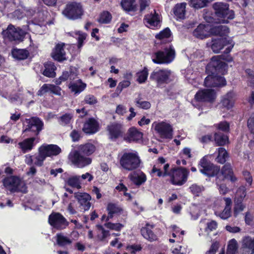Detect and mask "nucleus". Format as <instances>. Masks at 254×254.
I'll return each mask as SVG.
<instances>
[{"label":"nucleus","instance_id":"f257e3e1","mask_svg":"<svg viewBox=\"0 0 254 254\" xmlns=\"http://www.w3.org/2000/svg\"><path fill=\"white\" fill-rule=\"evenodd\" d=\"M78 75L77 68L70 66L69 71H64L61 76L56 81L57 85H60L62 82L69 80L67 86L71 93L77 95L83 92L86 88L87 84L82 79H78L74 80Z\"/></svg>","mask_w":254,"mask_h":254},{"label":"nucleus","instance_id":"f03ea898","mask_svg":"<svg viewBox=\"0 0 254 254\" xmlns=\"http://www.w3.org/2000/svg\"><path fill=\"white\" fill-rule=\"evenodd\" d=\"M215 15L219 23H228L235 18V12L229 8V4L226 2H216L212 5Z\"/></svg>","mask_w":254,"mask_h":254},{"label":"nucleus","instance_id":"7ed1b4c3","mask_svg":"<svg viewBox=\"0 0 254 254\" xmlns=\"http://www.w3.org/2000/svg\"><path fill=\"white\" fill-rule=\"evenodd\" d=\"M162 49L152 55V62L159 64H170L175 59L176 55L173 46L168 43Z\"/></svg>","mask_w":254,"mask_h":254},{"label":"nucleus","instance_id":"20e7f679","mask_svg":"<svg viewBox=\"0 0 254 254\" xmlns=\"http://www.w3.org/2000/svg\"><path fill=\"white\" fill-rule=\"evenodd\" d=\"M25 124L23 125L22 133L24 136H34L38 137L40 132L44 128L43 122L37 117H32L25 119Z\"/></svg>","mask_w":254,"mask_h":254},{"label":"nucleus","instance_id":"39448f33","mask_svg":"<svg viewBox=\"0 0 254 254\" xmlns=\"http://www.w3.org/2000/svg\"><path fill=\"white\" fill-rule=\"evenodd\" d=\"M190 170L184 167L175 166L171 168L169 182L176 186H182L188 181Z\"/></svg>","mask_w":254,"mask_h":254},{"label":"nucleus","instance_id":"423d86ee","mask_svg":"<svg viewBox=\"0 0 254 254\" xmlns=\"http://www.w3.org/2000/svg\"><path fill=\"white\" fill-rule=\"evenodd\" d=\"M62 152L61 148L56 144L44 143L38 148L37 162L44 165V162L47 157L55 156Z\"/></svg>","mask_w":254,"mask_h":254},{"label":"nucleus","instance_id":"0eeeda50","mask_svg":"<svg viewBox=\"0 0 254 254\" xmlns=\"http://www.w3.org/2000/svg\"><path fill=\"white\" fill-rule=\"evenodd\" d=\"M140 162L138 155L130 152L124 153L119 160L121 166L128 171H132L137 169L140 166Z\"/></svg>","mask_w":254,"mask_h":254},{"label":"nucleus","instance_id":"6e6552de","mask_svg":"<svg viewBox=\"0 0 254 254\" xmlns=\"http://www.w3.org/2000/svg\"><path fill=\"white\" fill-rule=\"evenodd\" d=\"M198 167L202 174L209 178L217 176L220 171V166L211 162L206 156L199 160Z\"/></svg>","mask_w":254,"mask_h":254},{"label":"nucleus","instance_id":"1a4fd4ad","mask_svg":"<svg viewBox=\"0 0 254 254\" xmlns=\"http://www.w3.org/2000/svg\"><path fill=\"white\" fill-rule=\"evenodd\" d=\"M171 75V71L169 69H155L151 73L150 79L156 82L157 86L159 87L172 81L170 78Z\"/></svg>","mask_w":254,"mask_h":254},{"label":"nucleus","instance_id":"9d476101","mask_svg":"<svg viewBox=\"0 0 254 254\" xmlns=\"http://www.w3.org/2000/svg\"><path fill=\"white\" fill-rule=\"evenodd\" d=\"M62 13L68 19L76 20L81 17L83 14V10L80 3L71 1L66 4Z\"/></svg>","mask_w":254,"mask_h":254},{"label":"nucleus","instance_id":"9b49d317","mask_svg":"<svg viewBox=\"0 0 254 254\" xmlns=\"http://www.w3.org/2000/svg\"><path fill=\"white\" fill-rule=\"evenodd\" d=\"M228 64L219 59V57H212L206 69L210 70L212 74L225 75L227 73Z\"/></svg>","mask_w":254,"mask_h":254},{"label":"nucleus","instance_id":"f8f14e48","mask_svg":"<svg viewBox=\"0 0 254 254\" xmlns=\"http://www.w3.org/2000/svg\"><path fill=\"white\" fill-rule=\"evenodd\" d=\"M4 39L9 41H21L24 38L25 33L20 28H15L13 25L10 24L7 29L2 32Z\"/></svg>","mask_w":254,"mask_h":254},{"label":"nucleus","instance_id":"ddd939ff","mask_svg":"<svg viewBox=\"0 0 254 254\" xmlns=\"http://www.w3.org/2000/svg\"><path fill=\"white\" fill-rule=\"evenodd\" d=\"M216 92L212 89H201L194 95L196 101L202 103H213L216 99Z\"/></svg>","mask_w":254,"mask_h":254},{"label":"nucleus","instance_id":"4468645a","mask_svg":"<svg viewBox=\"0 0 254 254\" xmlns=\"http://www.w3.org/2000/svg\"><path fill=\"white\" fill-rule=\"evenodd\" d=\"M50 225L57 230H61L69 225V222L65 217L59 212H53L48 218Z\"/></svg>","mask_w":254,"mask_h":254},{"label":"nucleus","instance_id":"2eb2a0df","mask_svg":"<svg viewBox=\"0 0 254 254\" xmlns=\"http://www.w3.org/2000/svg\"><path fill=\"white\" fill-rule=\"evenodd\" d=\"M109 138L112 141H116L120 137L124 136V126L118 122H113L106 127Z\"/></svg>","mask_w":254,"mask_h":254},{"label":"nucleus","instance_id":"dca6fc26","mask_svg":"<svg viewBox=\"0 0 254 254\" xmlns=\"http://www.w3.org/2000/svg\"><path fill=\"white\" fill-rule=\"evenodd\" d=\"M154 129L158 133L160 137L163 139H172L173 135V128L169 123L165 122L160 123L154 122Z\"/></svg>","mask_w":254,"mask_h":254},{"label":"nucleus","instance_id":"f3484780","mask_svg":"<svg viewBox=\"0 0 254 254\" xmlns=\"http://www.w3.org/2000/svg\"><path fill=\"white\" fill-rule=\"evenodd\" d=\"M84 156L79 151L74 150L69 154V159L73 165L82 168L89 165L92 162V159L90 158Z\"/></svg>","mask_w":254,"mask_h":254},{"label":"nucleus","instance_id":"a211bd4d","mask_svg":"<svg viewBox=\"0 0 254 254\" xmlns=\"http://www.w3.org/2000/svg\"><path fill=\"white\" fill-rule=\"evenodd\" d=\"M217 74H212L207 76L204 79V85L209 87H223L226 85L225 78Z\"/></svg>","mask_w":254,"mask_h":254},{"label":"nucleus","instance_id":"6ab92c4d","mask_svg":"<svg viewBox=\"0 0 254 254\" xmlns=\"http://www.w3.org/2000/svg\"><path fill=\"white\" fill-rule=\"evenodd\" d=\"M39 142V138L34 136L27 137L18 143L17 147L21 152L25 154L32 151Z\"/></svg>","mask_w":254,"mask_h":254},{"label":"nucleus","instance_id":"aec40b11","mask_svg":"<svg viewBox=\"0 0 254 254\" xmlns=\"http://www.w3.org/2000/svg\"><path fill=\"white\" fill-rule=\"evenodd\" d=\"M100 129L99 122L94 118H88L83 124L82 131L86 134L91 135L96 133Z\"/></svg>","mask_w":254,"mask_h":254},{"label":"nucleus","instance_id":"412c9836","mask_svg":"<svg viewBox=\"0 0 254 254\" xmlns=\"http://www.w3.org/2000/svg\"><path fill=\"white\" fill-rule=\"evenodd\" d=\"M143 133L139 131L136 127H132L128 128L127 133L124 134V140L127 142H139L142 141Z\"/></svg>","mask_w":254,"mask_h":254},{"label":"nucleus","instance_id":"4be33fe9","mask_svg":"<svg viewBox=\"0 0 254 254\" xmlns=\"http://www.w3.org/2000/svg\"><path fill=\"white\" fill-rule=\"evenodd\" d=\"M3 183L5 187H10L9 191L11 192H19L21 190L19 189V186L21 184V180L18 177L12 176L10 177L6 178L3 179ZM24 193H26L27 190L22 191Z\"/></svg>","mask_w":254,"mask_h":254},{"label":"nucleus","instance_id":"5701e85b","mask_svg":"<svg viewBox=\"0 0 254 254\" xmlns=\"http://www.w3.org/2000/svg\"><path fill=\"white\" fill-rule=\"evenodd\" d=\"M238 253L239 254H254V238L244 237Z\"/></svg>","mask_w":254,"mask_h":254},{"label":"nucleus","instance_id":"b1692460","mask_svg":"<svg viewBox=\"0 0 254 254\" xmlns=\"http://www.w3.org/2000/svg\"><path fill=\"white\" fill-rule=\"evenodd\" d=\"M75 198L77 200L79 204V208L84 211L88 210L91 207L90 202L91 197L87 193L77 192L74 194Z\"/></svg>","mask_w":254,"mask_h":254},{"label":"nucleus","instance_id":"393cba45","mask_svg":"<svg viewBox=\"0 0 254 254\" xmlns=\"http://www.w3.org/2000/svg\"><path fill=\"white\" fill-rule=\"evenodd\" d=\"M153 13H151L145 15L143 18V22L146 25L152 29H157L159 26L160 20L158 13L156 12V10L154 9Z\"/></svg>","mask_w":254,"mask_h":254},{"label":"nucleus","instance_id":"a878e982","mask_svg":"<svg viewBox=\"0 0 254 254\" xmlns=\"http://www.w3.org/2000/svg\"><path fill=\"white\" fill-rule=\"evenodd\" d=\"M64 43H58L56 45L51 53V57L55 60L59 62H62L66 60V54L64 49Z\"/></svg>","mask_w":254,"mask_h":254},{"label":"nucleus","instance_id":"bb28decb","mask_svg":"<svg viewBox=\"0 0 254 254\" xmlns=\"http://www.w3.org/2000/svg\"><path fill=\"white\" fill-rule=\"evenodd\" d=\"M220 172L224 179L228 180L232 183L237 181L238 179L235 176L233 168L230 163H227L222 167Z\"/></svg>","mask_w":254,"mask_h":254},{"label":"nucleus","instance_id":"cd10ccee","mask_svg":"<svg viewBox=\"0 0 254 254\" xmlns=\"http://www.w3.org/2000/svg\"><path fill=\"white\" fill-rule=\"evenodd\" d=\"M154 228V225H151L147 223L140 230L141 235L149 242L156 241L158 240L157 236L152 230Z\"/></svg>","mask_w":254,"mask_h":254},{"label":"nucleus","instance_id":"c85d7f7f","mask_svg":"<svg viewBox=\"0 0 254 254\" xmlns=\"http://www.w3.org/2000/svg\"><path fill=\"white\" fill-rule=\"evenodd\" d=\"M231 43L226 38L212 39L211 43V48L215 53H218L226 46L230 45Z\"/></svg>","mask_w":254,"mask_h":254},{"label":"nucleus","instance_id":"c756f323","mask_svg":"<svg viewBox=\"0 0 254 254\" xmlns=\"http://www.w3.org/2000/svg\"><path fill=\"white\" fill-rule=\"evenodd\" d=\"M213 140L215 146H224L229 143V137L228 133L221 131H214Z\"/></svg>","mask_w":254,"mask_h":254},{"label":"nucleus","instance_id":"7c9ffc66","mask_svg":"<svg viewBox=\"0 0 254 254\" xmlns=\"http://www.w3.org/2000/svg\"><path fill=\"white\" fill-rule=\"evenodd\" d=\"M106 210L108 212V216L106 221L112 219L115 215H119L123 211V208L118 204L113 202L108 203Z\"/></svg>","mask_w":254,"mask_h":254},{"label":"nucleus","instance_id":"2f4dec72","mask_svg":"<svg viewBox=\"0 0 254 254\" xmlns=\"http://www.w3.org/2000/svg\"><path fill=\"white\" fill-rule=\"evenodd\" d=\"M208 29V26L206 25L200 24L193 31V35L200 39H205L210 35L209 30Z\"/></svg>","mask_w":254,"mask_h":254},{"label":"nucleus","instance_id":"473e14b6","mask_svg":"<svg viewBox=\"0 0 254 254\" xmlns=\"http://www.w3.org/2000/svg\"><path fill=\"white\" fill-rule=\"evenodd\" d=\"M44 69L42 73L45 76L49 78H54L56 75V70L57 67L54 63L52 62H47L44 64Z\"/></svg>","mask_w":254,"mask_h":254},{"label":"nucleus","instance_id":"72a5a7b5","mask_svg":"<svg viewBox=\"0 0 254 254\" xmlns=\"http://www.w3.org/2000/svg\"><path fill=\"white\" fill-rule=\"evenodd\" d=\"M186 5V2H182L176 4L174 7L173 12L177 20L185 19Z\"/></svg>","mask_w":254,"mask_h":254},{"label":"nucleus","instance_id":"f704fd0d","mask_svg":"<svg viewBox=\"0 0 254 254\" xmlns=\"http://www.w3.org/2000/svg\"><path fill=\"white\" fill-rule=\"evenodd\" d=\"M170 168V164L166 163L163 166L164 171L162 172L160 169V166H156L154 165L152 170L151 173L154 174L157 173V176L158 177H165L166 176H170L171 173V169L169 171Z\"/></svg>","mask_w":254,"mask_h":254},{"label":"nucleus","instance_id":"c9c22d12","mask_svg":"<svg viewBox=\"0 0 254 254\" xmlns=\"http://www.w3.org/2000/svg\"><path fill=\"white\" fill-rule=\"evenodd\" d=\"M229 32V29L226 26L218 25L212 26L209 29L210 34L222 37Z\"/></svg>","mask_w":254,"mask_h":254},{"label":"nucleus","instance_id":"e433bc0d","mask_svg":"<svg viewBox=\"0 0 254 254\" xmlns=\"http://www.w3.org/2000/svg\"><path fill=\"white\" fill-rule=\"evenodd\" d=\"M217 155L215 159L216 162L225 164L227 159L229 158V154L227 150L223 147H220L217 149Z\"/></svg>","mask_w":254,"mask_h":254},{"label":"nucleus","instance_id":"4c0bfd02","mask_svg":"<svg viewBox=\"0 0 254 254\" xmlns=\"http://www.w3.org/2000/svg\"><path fill=\"white\" fill-rule=\"evenodd\" d=\"M96 147L94 145L90 143H86L79 145L77 151L81 153L84 156H90L95 151Z\"/></svg>","mask_w":254,"mask_h":254},{"label":"nucleus","instance_id":"58836bf2","mask_svg":"<svg viewBox=\"0 0 254 254\" xmlns=\"http://www.w3.org/2000/svg\"><path fill=\"white\" fill-rule=\"evenodd\" d=\"M212 128L215 129L214 131H221L226 133H229L230 131V124L226 121H221L218 123L214 124Z\"/></svg>","mask_w":254,"mask_h":254},{"label":"nucleus","instance_id":"ea45409f","mask_svg":"<svg viewBox=\"0 0 254 254\" xmlns=\"http://www.w3.org/2000/svg\"><path fill=\"white\" fill-rule=\"evenodd\" d=\"M221 104L223 107L227 110L231 109L234 104V101L232 92H228L221 100Z\"/></svg>","mask_w":254,"mask_h":254},{"label":"nucleus","instance_id":"a19ab883","mask_svg":"<svg viewBox=\"0 0 254 254\" xmlns=\"http://www.w3.org/2000/svg\"><path fill=\"white\" fill-rule=\"evenodd\" d=\"M13 57L18 60H24L28 58L29 53L26 49H14L12 51Z\"/></svg>","mask_w":254,"mask_h":254},{"label":"nucleus","instance_id":"79ce46f5","mask_svg":"<svg viewBox=\"0 0 254 254\" xmlns=\"http://www.w3.org/2000/svg\"><path fill=\"white\" fill-rule=\"evenodd\" d=\"M121 4L122 8L127 11L134 12L137 10L135 0H122Z\"/></svg>","mask_w":254,"mask_h":254},{"label":"nucleus","instance_id":"37998d69","mask_svg":"<svg viewBox=\"0 0 254 254\" xmlns=\"http://www.w3.org/2000/svg\"><path fill=\"white\" fill-rule=\"evenodd\" d=\"M130 180L136 186H140L145 183L147 180V177L143 172H141L140 174L137 176H130Z\"/></svg>","mask_w":254,"mask_h":254},{"label":"nucleus","instance_id":"c03bdc74","mask_svg":"<svg viewBox=\"0 0 254 254\" xmlns=\"http://www.w3.org/2000/svg\"><path fill=\"white\" fill-rule=\"evenodd\" d=\"M112 16L111 13L107 10L102 11L99 15L97 21L100 24H109L111 22Z\"/></svg>","mask_w":254,"mask_h":254},{"label":"nucleus","instance_id":"a18cd8bd","mask_svg":"<svg viewBox=\"0 0 254 254\" xmlns=\"http://www.w3.org/2000/svg\"><path fill=\"white\" fill-rule=\"evenodd\" d=\"M137 82L139 84H142L146 82L148 76V69L146 66L136 73Z\"/></svg>","mask_w":254,"mask_h":254},{"label":"nucleus","instance_id":"49530a36","mask_svg":"<svg viewBox=\"0 0 254 254\" xmlns=\"http://www.w3.org/2000/svg\"><path fill=\"white\" fill-rule=\"evenodd\" d=\"M234 47V44H231L228 46L224 52V54H222L219 56H216V57H219V59L221 61H225L228 63H230L233 61V57L229 55V53L231 51L232 49Z\"/></svg>","mask_w":254,"mask_h":254},{"label":"nucleus","instance_id":"de8ad7c7","mask_svg":"<svg viewBox=\"0 0 254 254\" xmlns=\"http://www.w3.org/2000/svg\"><path fill=\"white\" fill-rule=\"evenodd\" d=\"M73 118L72 113H65L58 118L59 124L62 126H65L70 124Z\"/></svg>","mask_w":254,"mask_h":254},{"label":"nucleus","instance_id":"09e8293b","mask_svg":"<svg viewBox=\"0 0 254 254\" xmlns=\"http://www.w3.org/2000/svg\"><path fill=\"white\" fill-rule=\"evenodd\" d=\"M38 155V152L35 153L34 155H30L29 154H27L25 156V163L29 166L32 165H34L37 167H42L44 165H41V164L39 163L37 160V156Z\"/></svg>","mask_w":254,"mask_h":254},{"label":"nucleus","instance_id":"8fccbe9b","mask_svg":"<svg viewBox=\"0 0 254 254\" xmlns=\"http://www.w3.org/2000/svg\"><path fill=\"white\" fill-rule=\"evenodd\" d=\"M57 243L60 247H64L70 245L72 241L66 236H64L62 233H58L56 235Z\"/></svg>","mask_w":254,"mask_h":254},{"label":"nucleus","instance_id":"3c124183","mask_svg":"<svg viewBox=\"0 0 254 254\" xmlns=\"http://www.w3.org/2000/svg\"><path fill=\"white\" fill-rule=\"evenodd\" d=\"M134 103L136 107L143 110H148L151 107V104L150 102L141 101V98L140 97L135 98Z\"/></svg>","mask_w":254,"mask_h":254},{"label":"nucleus","instance_id":"603ef678","mask_svg":"<svg viewBox=\"0 0 254 254\" xmlns=\"http://www.w3.org/2000/svg\"><path fill=\"white\" fill-rule=\"evenodd\" d=\"M207 0H190V5L195 9H200L207 6Z\"/></svg>","mask_w":254,"mask_h":254},{"label":"nucleus","instance_id":"864d4df0","mask_svg":"<svg viewBox=\"0 0 254 254\" xmlns=\"http://www.w3.org/2000/svg\"><path fill=\"white\" fill-rule=\"evenodd\" d=\"M130 85V81L129 80H124L119 82L115 92L117 96H119L123 89L129 87Z\"/></svg>","mask_w":254,"mask_h":254},{"label":"nucleus","instance_id":"5fc2aeb1","mask_svg":"<svg viewBox=\"0 0 254 254\" xmlns=\"http://www.w3.org/2000/svg\"><path fill=\"white\" fill-rule=\"evenodd\" d=\"M235 206L234 207V216L237 217L238 214L244 210L245 205L243 203V201L235 199Z\"/></svg>","mask_w":254,"mask_h":254},{"label":"nucleus","instance_id":"6e6d98bb","mask_svg":"<svg viewBox=\"0 0 254 254\" xmlns=\"http://www.w3.org/2000/svg\"><path fill=\"white\" fill-rule=\"evenodd\" d=\"M246 188L245 186L240 187L237 190L235 199L243 201L246 196Z\"/></svg>","mask_w":254,"mask_h":254},{"label":"nucleus","instance_id":"4d7b16f0","mask_svg":"<svg viewBox=\"0 0 254 254\" xmlns=\"http://www.w3.org/2000/svg\"><path fill=\"white\" fill-rule=\"evenodd\" d=\"M238 249V245L237 241L235 239H232L229 241L227 252L236 254Z\"/></svg>","mask_w":254,"mask_h":254},{"label":"nucleus","instance_id":"13d9d810","mask_svg":"<svg viewBox=\"0 0 254 254\" xmlns=\"http://www.w3.org/2000/svg\"><path fill=\"white\" fill-rule=\"evenodd\" d=\"M67 184L68 186L72 188H76L77 189H80L81 188L79 179L76 176L69 178L67 180Z\"/></svg>","mask_w":254,"mask_h":254},{"label":"nucleus","instance_id":"bf43d9fd","mask_svg":"<svg viewBox=\"0 0 254 254\" xmlns=\"http://www.w3.org/2000/svg\"><path fill=\"white\" fill-rule=\"evenodd\" d=\"M171 35V31L169 28L167 27L157 34L155 36V38L157 39L162 40L164 38H169Z\"/></svg>","mask_w":254,"mask_h":254},{"label":"nucleus","instance_id":"052dcab7","mask_svg":"<svg viewBox=\"0 0 254 254\" xmlns=\"http://www.w3.org/2000/svg\"><path fill=\"white\" fill-rule=\"evenodd\" d=\"M105 226L110 230H114L117 231H120L124 227V225L120 223H113L110 222L105 224Z\"/></svg>","mask_w":254,"mask_h":254},{"label":"nucleus","instance_id":"680f3d73","mask_svg":"<svg viewBox=\"0 0 254 254\" xmlns=\"http://www.w3.org/2000/svg\"><path fill=\"white\" fill-rule=\"evenodd\" d=\"M190 191L194 195L198 196L204 190L202 186L194 184L190 187Z\"/></svg>","mask_w":254,"mask_h":254},{"label":"nucleus","instance_id":"e2e57ef3","mask_svg":"<svg viewBox=\"0 0 254 254\" xmlns=\"http://www.w3.org/2000/svg\"><path fill=\"white\" fill-rule=\"evenodd\" d=\"M83 102L90 105H94L98 102L97 98L92 94H88L85 96Z\"/></svg>","mask_w":254,"mask_h":254},{"label":"nucleus","instance_id":"0e129e2a","mask_svg":"<svg viewBox=\"0 0 254 254\" xmlns=\"http://www.w3.org/2000/svg\"><path fill=\"white\" fill-rule=\"evenodd\" d=\"M142 247L141 245H128L126 247V250L127 251H130L131 254H135L137 252H139L142 250Z\"/></svg>","mask_w":254,"mask_h":254},{"label":"nucleus","instance_id":"69168bd1","mask_svg":"<svg viewBox=\"0 0 254 254\" xmlns=\"http://www.w3.org/2000/svg\"><path fill=\"white\" fill-rule=\"evenodd\" d=\"M218 216L222 219H227L231 216V208L225 207L224 210L218 214Z\"/></svg>","mask_w":254,"mask_h":254},{"label":"nucleus","instance_id":"338daca9","mask_svg":"<svg viewBox=\"0 0 254 254\" xmlns=\"http://www.w3.org/2000/svg\"><path fill=\"white\" fill-rule=\"evenodd\" d=\"M96 227L99 231H101L102 232V235L101 237H99L98 236V237L101 241H103L109 235V231L108 230H106L102 225L97 224Z\"/></svg>","mask_w":254,"mask_h":254},{"label":"nucleus","instance_id":"774afa93","mask_svg":"<svg viewBox=\"0 0 254 254\" xmlns=\"http://www.w3.org/2000/svg\"><path fill=\"white\" fill-rule=\"evenodd\" d=\"M219 247V243L217 241L213 242L209 250L207 251L205 254H215Z\"/></svg>","mask_w":254,"mask_h":254}]
</instances>
